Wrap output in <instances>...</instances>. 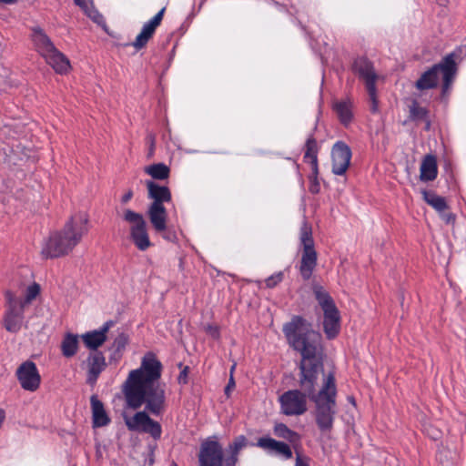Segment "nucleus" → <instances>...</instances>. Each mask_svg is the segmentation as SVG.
I'll return each mask as SVG.
<instances>
[{"instance_id": "1", "label": "nucleus", "mask_w": 466, "mask_h": 466, "mask_svg": "<svg viewBox=\"0 0 466 466\" xmlns=\"http://www.w3.org/2000/svg\"><path fill=\"white\" fill-rule=\"evenodd\" d=\"M162 363L153 352L142 358L140 367L129 372L123 384V394L127 406L145 410L134 416L124 415L125 424L130 431H142L149 414L160 416L166 410V384L160 383Z\"/></svg>"}, {"instance_id": "2", "label": "nucleus", "mask_w": 466, "mask_h": 466, "mask_svg": "<svg viewBox=\"0 0 466 466\" xmlns=\"http://www.w3.org/2000/svg\"><path fill=\"white\" fill-rule=\"evenodd\" d=\"M282 331L289 346L301 355L299 365V390L310 399L318 395L319 377L324 375V353L320 333L301 316L295 315L285 323Z\"/></svg>"}, {"instance_id": "3", "label": "nucleus", "mask_w": 466, "mask_h": 466, "mask_svg": "<svg viewBox=\"0 0 466 466\" xmlns=\"http://www.w3.org/2000/svg\"><path fill=\"white\" fill-rule=\"evenodd\" d=\"M87 222L88 218L85 213L71 216L62 230L49 236L42 248V255L46 258L67 255L88 232Z\"/></svg>"}, {"instance_id": "4", "label": "nucleus", "mask_w": 466, "mask_h": 466, "mask_svg": "<svg viewBox=\"0 0 466 466\" xmlns=\"http://www.w3.org/2000/svg\"><path fill=\"white\" fill-rule=\"evenodd\" d=\"M337 387L333 373L324 377L323 384L318 391V395L309 400L315 404V420L321 432L330 431L333 428L336 414Z\"/></svg>"}, {"instance_id": "5", "label": "nucleus", "mask_w": 466, "mask_h": 466, "mask_svg": "<svg viewBox=\"0 0 466 466\" xmlns=\"http://www.w3.org/2000/svg\"><path fill=\"white\" fill-rule=\"evenodd\" d=\"M147 198L153 202L147 208V217L157 233L167 229V211L164 206L165 202H170L172 196L167 186H160L153 180H147Z\"/></svg>"}, {"instance_id": "6", "label": "nucleus", "mask_w": 466, "mask_h": 466, "mask_svg": "<svg viewBox=\"0 0 466 466\" xmlns=\"http://www.w3.org/2000/svg\"><path fill=\"white\" fill-rule=\"evenodd\" d=\"M456 55L448 54L438 64L433 65L425 71L416 81L415 87L419 90L431 89L437 86L439 74H442V94L449 91L457 73V65L455 62Z\"/></svg>"}, {"instance_id": "7", "label": "nucleus", "mask_w": 466, "mask_h": 466, "mask_svg": "<svg viewBox=\"0 0 466 466\" xmlns=\"http://www.w3.org/2000/svg\"><path fill=\"white\" fill-rule=\"evenodd\" d=\"M299 241L302 247V253L299 269L301 278L304 280H309L317 267L318 253L315 249L312 228L307 220H304L300 227Z\"/></svg>"}, {"instance_id": "8", "label": "nucleus", "mask_w": 466, "mask_h": 466, "mask_svg": "<svg viewBox=\"0 0 466 466\" xmlns=\"http://www.w3.org/2000/svg\"><path fill=\"white\" fill-rule=\"evenodd\" d=\"M352 70L365 83L370 102V111L373 113L377 112L378 98L376 81L379 76L375 71L373 63L366 56H359L353 62Z\"/></svg>"}, {"instance_id": "9", "label": "nucleus", "mask_w": 466, "mask_h": 466, "mask_svg": "<svg viewBox=\"0 0 466 466\" xmlns=\"http://www.w3.org/2000/svg\"><path fill=\"white\" fill-rule=\"evenodd\" d=\"M6 310L4 316V327L11 333H17L23 324L25 306L15 294L7 289L5 291Z\"/></svg>"}, {"instance_id": "10", "label": "nucleus", "mask_w": 466, "mask_h": 466, "mask_svg": "<svg viewBox=\"0 0 466 466\" xmlns=\"http://www.w3.org/2000/svg\"><path fill=\"white\" fill-rule=\"evenodd\" d=\"M308 395L301 390H289L279 397L281 411L287 416L304 414L307 408Z\"/></svg>"}, {"instance_id": "11", "label": "nucleus", "mask_w": 466, "mask_h": 466, "mask_svg": "<svg viewBox=\"0 0 466 466\" xmlns=\"http://www.w3.org/2000/svg\"><path fill=\"white\" fill-rule=\"evenodd\" d=\"M198 466H224V453L221 444L214 440L207 439L200 445Z\"/></svg>"}, {"instance_id": "12", "label": "nucleus", "mask_w": 466, "mask_h": 466, "mask_svg": "<svg viewBox=\"0 0 466 466\" xmlns=\"http://www.w3.org/2000/svg\"><path fill=\"white\" fill-rule=\"evenodd\" d=\"M16 378L22 389L34 392L39 389L41 376L35 362L26 360L16 370Z\"/></svg>"}, {"instance_id": "13", "label": "nucleus", "mask_w": 466, "mask_h": 466, "mask_svg": "<svg viewBox=\"0 0 466 466\" xmlns=\"http://www.w3.org/2000/svg\"><path fill=\"white\" fill-rule=\"evenodd\" d=\"M351 159V150L343 141L336 142L331 149L332 173L341 176L348 170Z\"/></svg>"}, {"instance_id": "14", "label": "nucleus", "mask_w": 466, "mask_h": 466, "mask_svg": "<svg viewBox=\"0 0 466 466\" xmlns=\"http://www.w3.org/2000/svg\"><path fill=\"white\" fill-rule=\"evenodd\" d=\"M256 445L267 453L286 461L293 457L291 445L284 441H277L268 436L259 438Z\"/></svg>"}, {"instance_id": "15", "label": "nucleus", "mask_w": 466, "mask_h": 466, "mask_svg": "<svg viewBox=\"0 0 466 466\" xmlns=\"http://www.w3.org/2000/svg\"><path fill=\"white\" fill-rule=\"evenodd\" d=\"M165 10L166 8L163 7L154 17L143 25L141 32L132 43V46L137 50H140L147 46L149 39L153 36L157 27L160 25Z\"/></svg>"}, {"instance_id": "16", "label": "nucleus", "mask_w": 466, "mask_h": 466, "mask_svg": "<svg viewBox=\"0 0 466 466\" xmlns=\"http://www.w3.org/2000/svg\"><path fill=\"white\" fill-rule=\"evenodd\" d=\"M113 325V321H106L99 330L86 332L81 336L85 345L90 350H96L106 339V332Z\"/></svg>"}, {"instance_id": "17", "label": "nucleus", "mask_w": 466, "mask_h": 466, "mask_svg": "<svg viewBox=\"0 0 466 466\" xmlns=\"http://www.w3.org/2000/svg\"><path fill=\"white\" fill-rule=\"evenodd\" d=\"M324 313V321H323V328L324 332L329 339H332L339 332V322H340V316L339 311L338 308H334L326 311H323Z\"/></svg>"}, {"instance_id": "18", "label": "nucleus", "mask_w": 466, "mask_h": 466, "mask_svg": "<svg viewBox=\"0 0 466 466\" xmlns=\"http://www.w3.org/2000/svg\"><path fill=\"white\" fill-rule=\"evenodd\" d=\"M92 409V423L94 428H100L106 426L110 422L103 402L97 398L96 395H92L90 398Z\"/></svg>"}, {"instance_id": "19", "label": "nucleus", "mask_w": 466, "mask_h": 466, "mask_svg": "<svg viewBox=\"0 0 466 466\" xmlns=\"http://www.w3.org/2000/svg\"><path fill=\"white\" fill-rule=\"evenodd\" d=\"M88 360L87 382L94 384L106 366V359L102 352L96 351L89 357Z\"/></svg>"}, {"instance_id": "20", "label": "nucleus", "mask_w": 466, "mask_h": 466, "mask_svg": "<svg viewBox=\"0 0 466 466\" xmlns=\"http://www.w3.org/2000/svg\"><path fill=\"white\" fill-rule=\"evenodd\" d=\"M438 176L437 158L434 155H426L420 164V179L423 182L433 181Z\"/></svg>"}, {"instance_id": "21", "label": "nucleus", "mask_w": 466, "mask_h": 466, "mask_svg": "<svg viewBox=\"0 0 466 466\" xmlns=\"http://www.w3.org/2000/svg\"><path fill=\"white\" fill-rule=\"evenodd\" d=\"M44 57L46 63L50 65L56 73L65 74L70 67L69 60L64 54L57 50L56 47L47 53Z\"/></svg>"}, {"instance_id": "22", "label": "nucleus", "mask_w": 466, "mask_h": 466, "mask_svg": "<svg viewBox=\"0 0 466 466\" xmlns=\"http://www.w3.org/2000/svg\"><path fill=\"white\" fill-rule=\"evenodd\" d=\"M32 39L36 50L41 54L42 56H45L47 53L56 47L50 38L39 27L33 29Z\"/></svg>"}, {"instance_id": "23", "label": "nucleus", "mask_w": 466, "mask_h": 466, "mask_svg": "<svg viewBox=\"0 0 466 466\" xmlns=\"http://www.w3.org/2000/svg\"><path fill=\"white\" fill-rule=\"evenodd\" d=\"M273 432L276 437L286 440L294 449H296L301 440L300 435L297 431H292L281 422L274 425Z\"/></svg>"}, {"instance_id": "24", "label": "nucleus", "mask_w": 466, "mask_h": 466, "mask_svg": "<svg viewBox=\"0 0 466 466\" xmlns=\"http://www.w3.org/2000/svg\"><path fill=\"white\" fill-rule=\"evenodd\" d=\"M318 144L315 137L311 135L308 137L305 143L304 161L309 163L311 171L317 174L318 172Z\"/></svg>"}, {"instance_id": "25", "label": "nucleus", "mask_w": 466, "mask_h": 466, "mask_svg": "<svg viewBox=\"0 0 466 466\" xmlns=\"http://www.w3.org/2000/svg\"><path fill=\"white\" fill-rule=\"evenodd\" d=\"M248 444L247 438L244 435H239L235 438L232 443L229 444V456L225 459L224 466H236L238 461L239 451Z\"/></svg>"}, {"instance_id": "26", "label": "nucleus", "mask_w": 466, "mask_h": 466, "mask_svg": "<svg viewBox=\"0 0 466 466\" xmlns=\"http://www.w3.org/2000/svg\"><path fill=\"white\" fill-rule=\"evenodd\" d=\"M78 336L72 333H66L61 342V352L66 358L74 357L78 350Z\"/></svg>"}, {"instance_id": "27", "label": "nucleus", "mask_w": 466, "mask_h": 466, "mask_svg": "<svg viewBox=\"0 0 466 466\" xmlns=\"http://www.w3.org/2000/svg\"><path fill=\"white\" fill-rule=\"evenodd\" d=\"M123 219L130 224V232L147 227L143 215L129 208L124 210Z\"/></svg>"}, {"instance_id": "28", "label": "nucleus", "mask_w": 466, "mask_h": 466, "mask_svg": "<svg viewBox=\"0 0 466 466\" xmlns=\"http://www.w3.org/2000/svg\"><path fill=\"white\" fill-rule=\"evenodd\" d=\"M421 194L423 200L437 211L441 212L448 208L445 198L437 195L435 192L423 189Z\"/></svg>"}, {"instance_id": "29", "label": "nucleus", "mask_w": 466, "mask_h": 466, "mask_svg": "<svg viewBox=\"0 0 466 466\" xmlns=\"http://www.w3.org/2000/svg\"><path fill=\"white\" fill-rule=\"evenodd\" d=\"M130 238L135 246L141 251L147 250L152 245L149 239L147 227L130 232Z\"/></svg>"}, {"instance_id": "30", "label": "nucleus", "mask_w": 466, "mask_h": 466, "mask_svg": "<svg viewBox=\"0 0 466 466\" xmlns=\"http://www.w3.org/2000/svg\"><path fill=\"white\" fill-rule=\"evenodd\" d=\"M145 172L154 179L164 180L168 178L170 168L164 163H157L146 167Z\"/></svg>"}, {"instance_id": "31", "label": "nucleus", "mask_w": 466, "mask_h": 466, "mask_svg": "<svg viewBox=\"0 0 466 466\" xmlns=\"http://www.w3.org/2000/svg\"><path fill=\"white\" fill-rule=\"evenodd\" d=\"M314 294L323 311L337 308L333 299L322 287L316 286L314 288Z\"/></svg>"}, {"instance_id": "32", "label": "nucleus", "mask_w": 466, "mask_h": 466, "mask_svg": "<svg viewBox=\"0 0 466 466\" xmlns=\"http://www.w3.org/2000/svg\"><path fill=\"white\" fill-rule=\"evenodd\" d=\"M334 110L336 111L339 121L344 126H348L352 119L351 106L350 102L339 101L334 105Z\"/></svg>"}, {"instance_id": "33", "label": "nucleus", "mask_w": 466, "mask_h": 466, "mask_svg": "<svg viewBox=\"0 0 466 466\" xmlns=\"http://www.w3.org/2000/svg\"><path fill=\"white\" fill-rule=\"evenodd\" d=\"M410 119L412 121H423L429 116V110L420 106L417 100H413L409 106Z\"/></svg>"}, {"instance_id": "34", "label": "nucleus", "mask_w": 466, "mask_h": 466, "mask_svg": "<svg viewBox=\"0 0 466 466\" xmlns=\"http://www.w3.org/2000/svg\"><path fill=\"white\" fill-rule=\"evenodd\" d=\"M142 432L149 434L154 440H159L162 434V428L159 422L154 420L149 416Z\"/></svg>"}, {"instance_id": "35", "label": "nucleus", "mask_w": 466, "mask_h": 466, "mask_svg": "<svg viewBox=\"0 0 466 466\" xmlns=\"http://www.w3.org/2000/svg\"><path fill=\"white\" fill-rule=\"evenodd\" d=\"M40 285L36 282H34L30 286L27 287L25 290V296L24 299H21L22 304L25 307L27 304H30L40 293Z\"/></svg>"}, {"instance_id": "36", "label": "nucleus", "mask_w": 466, "mask_h": 466, "mask_svg": "<svg viewBox=\"0 0 466 466\" xmlns=\"http://www.w3.org/2000/svg\"><path fill=\"white\" fill-rule=\"evenodd\" d=\"M318 176L319 171L317 172V174L312 171L311 175L309 176L310 185L309 190L312 194H318L320 190V185L318 179Z\"/></svg>"}, {"instance_id": "37", "label": "nucleus", "mask_w": 466, "mask_h": 466, "mask_svg": "<svg viewBox=\"0 0 466 466\" xmlns=\"http://www.w3.org/2000/svg\"><path fill=\"white\" fill-rule=\"evenodd\" d=\"M283 277L284 274L281 271L268 277L265 280L266 286L270 289L276 287L279 282L282 281Z\"/></svg>"}, {"instance_id": "38", "label": "nucleus", "mask_w": 466, "mask_h": 466, "mask_svg": "<svg viewBox=\"0 0 466 466\" xmlns=\"http://www.w3.org/2000/svg\"><path fill=\"white\" fill-rule=\"evenodd\" d=\"M127 343V338L125 334L122 333L116 338L114 341V346L116 347V350L119 351L120 350L125 348Z\"/></svg>"}, {"instance_id": "39", "label": "nucleus", "mask_w": 466, "mask_h": 466, "mask_svg": "<svg viewBox=\"0 0 466 466\" xmlns=\"http://www.w3.org/2000/svg\"><path fill=\"white\" fill-rule=\"evenodd\" d=\"M188 373H189V368L187 366H185L182 370L180 371L178 377H177V382L180 385H186L188 382Z\"/></svg>"}, {"instance_id": "40", "label": "nucleus", "mask_w": 466, "mask_h": 466, "mask_svg": "<svg viewBox=\"0 0 466 466\" xmlns=\"http://www.w3.org/2000/svg\"><path fill=\"white\" fill-rule=\"evenodd\" d=\"M295 466H309V458L296 450Z\"/></svg>"}, {"instance_id": "41", "label": "nucleus", "mask_w": 466, "mask_h": 466, "mask_svg": "<svg viewBox=\"0 0 466 466\" xmlns=\"http://www.w3.org/2000/svg\"><path fill=\"white\" fill-rule=\"evenodd\" d=\"M235 380H234V377L231 375L229 377V380H228V385L226 386L225 388V394L227 396H229V393L230 391L235 388Z\"/></svg>"}, {"instance_id": "42", "label": "nucleus", "mask_w": 466, "mask_h": 466, "mask_svg": "<svg viewBox=\"0 0 466 466\" xmlns=\"http://www.w3.org/2000/svg\"><path fill=\"white\" fill-rule=\"evenodd\" d=\"M207 331L213 337L218 339L219 337V330L217 327L208 326Z\"/></svg>"}, {"instance_id": "43", "label": "nucleus", "mask_w": 466, "mask_h": 466, "mask_svg": "<svg viewBox=\"0 0 466 466\" xmlns=\"http://www.w3.org/2000/svg\"><path fill=\"white\" fill-rule=\"evenodd\" d=\"M76 5L84 9L86 12L88 8L90 0H74Z\"/></svg>"}, {"instance_id": "44", "label": "nucleus", "mask_w": 466, "mask_h": 466, "mask_svg": "<svg viewBox=\"0 0 466 466\" xmlns=\"http://www.w3.org/2000/svg\"><path fill=\"white\" fill-rule=\"evenodd\" d=\"M132 198H133V191L131 189H129L125 195L122 196L121 202L123 204H127V202H129L131 200Z\"/></svg>"}, {"instance_id": "45", "label": "nucleus", "mask_w": 466, "mask_h": 466, "mask_svg": "<svg viewBox=\"0 0 466 466\" xmlns=\"http://www.w3.org/2000/svg\"><path fill=\"white\" fill-rule=\"evenodd\" d=\"M422 122H424V124H425L424 129L426 131H429L431 129V126L430 116H428L427 119H424Z\"/></svg>"}, {"instance_id": "46", "label": "nucleus", "mask_w": 466, "mask_h": 466, "mask_svg": "<svg viewBox=\"0 0 466 466\" xmlns=\"http://www.w3.org/2000/svg\"><path fill=\"white\" fill-rule=\"evenodd\" d=\"M154 147H155V138L152 137H151V145H150L149 156L153 155Z\"/></svg>"}, {"instance_id": "47", "label": "nucleus", "mask_w": 466, "mask_h": 466, "mask_svg": "<svg viewBox=\"0 0 466 466\" xmlns=\"http://www.w3.org/2000/svg\"><path fill=\"white\" fill-rule=\"evenodd\" d=\"M15 0H0V4L3 3V4H12L14 3Z\"/></svg>"}, {"instance_id": "48", "label": "nucleus", "mask_w": 466, "mask_h": 466, "mask_svg": "<svg viewBox=\"0 0 466 466\" xmlns=\"http://www.w3.org/2000/svg\"><path fill=\"white\" fill-rule=\"evenodd\" d=\"M235 369H236V363H234V364L231 366V368H230V376H231V375L233 376V372H234Z\"/></svg>"}, {"instance_id": "49", "label": "nucleus", "mask_w": 466, "mask_h": 466, "mask_svg": "<svg viewBox=\"0 0 466 466\" xmlns=\"http://www.w3.org/2000/svg\"><path fill=\"white\" fill-rule=\"evenodd\" d=\"M454 218H454V216H453L452 214H450V215L448 216V218H447V222H450V221H451V219L454 220Z\"/></svg>"}, {"instance_id": "50", "label": "nucleus", "mask_w": 466, "mask_h": 466, "mask_svg": "<svg viewBox=\"0 0 466 466\" xmlns=\"http://www.w3.org/2000/svg\"><path fill=\"white\" fill-rule=\"evenodd\" d=\"M433 439H436L438 436L437 435H432L431 436Z\"/></svg>"}]
</instances>
